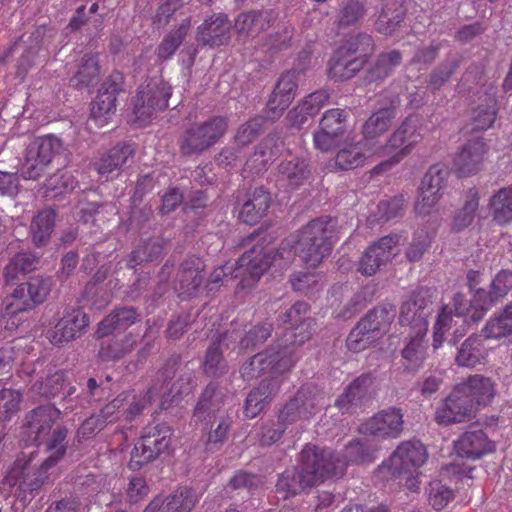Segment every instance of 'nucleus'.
<instances>
[{"mask_svg":"<svg viewBox=\"0 0 512 512\" xmlns=\"http://www.w3.org/2000/svg\"><path fill=\"white\" fill-rule=\"evenodd\" d=\"M333 225L332 219L322 217L308 223L298 235L291 236L282 242L280 249L272 254V250L256 244L245 252L237 261L236 266L226 263L216 268L210 275L209 283L217 284L232 273V278L240 279L241 289L253 287L263 273L271 266L282 269L298 255L309 268L317 267L329 256L332 250Z\"/></svg>","mask_w":512,"mask_h":512,"instance_id":"obj_1","label":"nucleus"},{"mask_svg":"<svg viewBox=\"0 0 512 512\" xmlns=\"http://www.w3.org/2000/svg\"><path fill=\"white\" fill-rule=\"evenodd\" d=\"M60 416L61 411L50 404L39 406L28 415L29 439L34 443L46 442L49 456L38 465L35 450L19 453L6 468L0 482V493L4 498L13 496L27 505L34 498V492L38 491L54 474L53 468L62 459L66 450L63 442L67 430L57 427L52 431L53 425Z\"/></svg>","mask_w":512,"mask_h":512,"instance_id":"obj_2","label":"nucleus"},{"mask_svg":"<svg viewBox=\"0 0 512 512\" xmlns=\"http://www.w3.org/2000/svg\"><path fill=\"white\" fill-rule=\"evenodd\" d=\"M308 309L305 302H297L283 314L282 322L287 327L277 344V350L259 353L243 364V379L252 380L267 375L264 379L273 383L281 380V376L291 370L299 359L297 347L308 341L312 335L313 320L307 317Z\"/></svg>","mask_w":512,"mask_h":512,"instance_id":"obj_3","label":"nucleus"},{"mask_svg":"<svg viewBox=\"0 0 512 512\" xmlns=\"http://www.w3.org/2000/svg\"><path fill=\"white\" fill-rule=\"evenodd\" d=\"M371 460L372 457L365 453L360 442L350 443L343 458H334L330 450L306 445L300 453L299 470L287 469L279 476L276 496L278 499L286 500L330 477L342 475L349 463H364Z\"/></svg>","mask_w":512,"mask_h":512,"instance_id":"obj_4","label":"nucleus"},{"mask_svg":"<svg viewBox=\"0 0 512 512\" xmlns=\"http://www.w3.org/2000/svg\"><path fill=\"white\" fill-rule=\"evenodd\" d=\"M395 117L396 108L392 102L390 107L382 108L371 115L364 125L363 141L365 145L376 149L377 155H391L387 161L381 162L374 168L375 172L386 171L399 163L410 154L414 145L421 139L418 121L415 117L410 116L394 131L386 144L382 145L378 138L390 128Z\"/></svg>","mask_w":512,"mask_h":512,"instance_id":"obj_5","label":"nucleus"},{"mask_svg":"<svg viewBox=\"0 0 512 512\" xmlns=\"http://www.w3.org/2000/svg\"><path fill=\"white\" fill-rule=\"evenodd\" d=\"M168 373L164 371L157 378L144 396H137L132 393H123L107 404L98 417L105 423H112L121 417L130 420L140 414L147 405L156 397L160 398L161 409H167L172 403L177 402L182 396H187L192 391L190 380L187 379L185 384H181L184 379L174 383L168 389Z\"/></svg>","mask_w":512,"mask_h":512,"instance_id":"obj_6","label":"nucleus"},{"mask_svg":"<svg viewBox=\"0 0 512 512\" xmlns=\"http://www.w3.org/2000/svg\"><path fill=\"white\" fill-rule=\"evenodd\" d=\"M511 288L512 272L503 270L495 276L491 290H477L471 302L468 303L463 295L456 294L453 298L455 316L463 317L465 323L477 322L494 303L506 296Z\"/></svg>","mask_w":512,"mask_h":512,"instance_id":"obj_7","label":"nucleus"},{"mask_svg":"<svg viewBox=\"0 0 512 512\" xmlns=\"http://www.w3.org/2000/svg\"><path fill=\"white\" fill-rule=\"evenodd\" d=\"M428 454L420 441L402 442L390 456L389 460L380 467L379 472L388 471L392 476L407 475V488L417 492L419 469L426 463Z\"/></svg>","mask_w":512,"mask_h":512,"instance_id":"obj_8","label":"nucleus"},{"mask_svg":"<svg viewBox=\"0 0 512 512\" xmlns=\"http://www.w3.org/2000/svg\"><path fill=\"white\" fill-rule=\"evenodd\" d=\"M373 49L369 35H358L338 48L329 62V77L335 81L352 78L366 62V56Z\"/></svg>","mask_w":512,"mask_h":512,"instance_id":"obj_9","label":"nucleus"},{"mask_svg":"<svg viewBox=\"0 0 512 512\" xmlns=\"http://www.w3.org/2000/svg\"><path fill=\"white\" fill-rule=\"evenodd\" d=\"M172 431L165 424L150 425L145 428L141 438L131 453L129 467L140 469L143 465L155 460L168 450Z\"/></svg>","mask_w":512,"mask_h":512,"instance_id":"obj_10","label":"nucleus"},{"mask_svg":"<svg viewBox=\"0 0 512 512\" xmlns=\"http://www.w3.org/2000/svg\"><path fill=\"white\" fill-rule=\"evenodd\" d=\"M171 95V86L163 81H151L146 86H141L135 97L132 121L137 126L146 125L156 110H163L168 106Z\"/></svg>","mask_w":512,"mask_h":512,"instance_id":"obj_11","label":"nucleus"},{"mask_svg":"<svg viewBox=\"0 0 512 512\" xmlns=\"http://www.w3.org/2000/svg\"><path fill=\"white\" fill-rule=\"evenodd\" d=\"M448 175L449 170L444 164H435L428 169L421 181L415 202V212L418 216L425 217L435 211L443 196Z\"/></svg>","mask_w":512,"mask_h":512,"instance_id":"obj_12","label":"nucleus"},{"mask_svg":"<svg viewBox=\"0 0 512 512\" xmlns=\"http://www.w3.org/2000/svg\"><path fill=\"white\" fill-rule=\"evenodd\" d=\"M61 148L60 139L52 135L44 136L31 143L26 150L25 162L22 166L23 178H39Z\"/></svg>","mask_w":512,"mask_h":512,"instance_id":"obj_13","label":"nucleus"},{"mask_svg":"<svg viewBox=\"0 0 512 512\" xmlns=\"http://www.w3.org/2000/svg\"><path fill=\"white\" fill-rule=\"evenodd\" d=\"M227 129V122L222 117H215L203 124L188 129L181 143L184 154L201 153L214 145Z\"/></svg>","mask_w":512,"mask_h":512,"instance_id":"obj_14","label":"nucleus"},{"mask_svg":"<svg viewBox=\"0 0 512 512\" xmlns=\"http://www.w3.org/2000/svg\"><path fill=\"white\" fill-rule=\"evenodd\" d=\"M472 406L457 385L437 406L435 421L440 425L462 423L472 420L476 416Z\"/></svg>","mask_w":512,"mask_h":512,"instance_id":"obj_15","label":"nucleus"},{"mask_svg":"<svg viewBox=\"0 0 512 512\" xmlns=\"http://www.w3.org/2000/svg\"><path fill=\"white\" fill-rule=\"evenodd\" d=\"M400 236L388 235L371 245L359 261L358 271L366 276L374 275L381 265L390 261L399 252Z\"/></svg>","mask_w":512,"mask_h":512,"instance_id":"obj_16","label":"nucleus"},{"mask_svg":"<svg viewBox=\"0 0 512 512\" xmlns=\"http://www.w3.org/2000/svg\"><path fill=\"white\" fill-rule=\"evenodd\" d=\"M403 413L400 409L390 407L373 415L361 425L360 431L377 438H397L403 431Z\"/></svg>","mask_w":512,"mask_h":512,"instance_id":"obj_17","label":"nucleus"},{"mask_svg":"<svg viewBox=\"0 0 512 512\" xmlns=\"http://www.w3.org/2000/svg\"><path fill=\"white\" fill-rule=\"evenodd\" d=\"M464 398L477 413L492 403L496 396V382L481 374H474L457 384Z\"/></svg>","mask_w":512,"mask_h":512,"instance_id":"obj_18","label":"nucleus"},{"mask_svg":"<svg viewBox=\"0 0 512 512\" xmlns=\"http://www.w3.org/2000/svg\"><path fill=\"white\" fill-rule=\"evenodd\" d=\"M297 87L296 71H287L279 77L266 106L267 116L271 120L279 118L289 107L296 96Z\"/></svg>","mask_w":512,"mask_h":512,"instance_id":"obj_19","label":"nucleus"},{"mask_svg":"<svg viewBox=\"0 0 512 512\" xmlns=\"http://www.w3.org/2000/svg\"><path fill=\"white\" fill-rule=\"evenodd\" d=\"M88 323L89 319L81 309H73L66 312L54 327L46 332V336L53 345L61 346L79 336Z\"/></svg>","mask_w":512,"mask_h":512,"instance_id":"obj_20","label":"nucleus"},{"mask_svg":"<svg viewBox=\"0 0 512 512\" xmlns=\"http://www.w3.org/2000/svg\"><path fill=\"white\" fill-rule=\"evenodd\" d=\"M322 400V397L312 395L306 388H302L281 410L279 422L284 425L299 419H308L316 412L318 406L324 405Z\"/></svg>","mask_w":512,"mask_h":512,"instance_id":"obj_21","label":"nucleus"},{"mask_svg":"<svg viewBox=\"0 0 512 512\" xmlns=\"http://www.w3.org/2000/svg\"><path fill=\"white\" fill-rule=\"evenodd\" d=\"M430 298V291L427 289H420L414 292L409 300L405 301L401 306L399 317L401 326L409 327L410 331H416V325L422 320L427 329V318L431 313L429 309Z\"/></svg>","mask_w":512,"mask_h":512,"instance_id":"obj_22","label":"nucleus"},{"mask_svg":"<svg viewBox=\"0 0 512 512\" xmlns=\"http://www.w3.org/2000/svg\"><path fill=\"white\" fill-rule=\"evenodd\" d=\"M231 23L223 13L213 14L206 18L197 28L196 40L210 47H218L228 42Z\"/></svg>","mask_w":512,"mask_h":512,"instance_id":"obj_23","label":"nucleus"},{"mask_svg":"<svg viewBox=\"0 0 512 512\" xmlns=\"http://www.w3.org/2000/svg\"><path fill=\"white\" fill-rule=\"evenodd\" d=\"M487 151V146L482 139L469 141L454 157L455 172L463 177L477 173L481 169Z\"/></svg>","mask_w":512,"mask_h":512,"instance_id":"obj_24","label":"nucleus"},{"mask_svg":"<svg viewBox=\"0 0 512 512\" xmlns=\"http://www.w3.org/2000/svg\"><path fill=\"white\" fill-rule=\"evenodd\" d=\"M458 456L479 459L495 451V444L482 430H471L463 433L454 443Z\"/></svg>","mask_w":512,"mask_h":512,"instance_id":"obj_25","label":"nucleus"},{"mask_svg":"<svg viewBox=\"0 0 512 512\" xmlns=\"http://www.w3.org/2000/svg\"><path fill=\"white\" fill-rule=\"evenodd\" d=\"M426 333V326L422 320L416 325V331L409 332L408 341L402 350L406 369L415 371L423 366L427 356V346L424 342Z\"/></svg>","mask_w":512,"mask_h":512,"instance_id":"obj_26","label":"nucleus"},{"mask_svg":"<svg viewBox=\"0 0 512 512\" xmlns=\"http://www.w3.org/2000/svg\"><path fill=\"white\" fill-rule=\"evenodd\" d=\"M51 288L50 278L34 277L28 283L16 287L10 297L30 310L46 300Z\"/></svg>","mask_w":512,"mask_h":512,"instance_id":"obj_27","label":"nucleus"},{"mask_svg":"<svg viewBox=\"0 0 512 512\" xmlns=\"http://www.w3.org/2000/svg\"><path fill=\"white\" fill-rule=\"evenodd\" d=\"M197 498L188 488H180L173 495L156 496L143 512H190Z\"/></svg>","mask_w":512,"mask_h":512,"instance_id":"obj_28","label":"nucleus"},{"mask_svg":"<svg viewBox=\"0 0 512 512\" xmlns=\"http://www.w3.org/2000/svg\"><path fill=\"white\" fill-rule=\"evenodd\" d=\"M118 86L110 85L109 88L102 87L92 102L90 120L98 127L109 123L116 111Z\"/></svg>","mask_w":512,"mask_h":512,"instance_id":"obj_29","label":"nucleus"},{"mask_svg":"<svg viewBox=\"0 0 512 512\" xmlns=\"http://www.w3.org/2000/svg\"><path fill=\"white\" fill-rule=\"evenodd\" d=\"M375 378L371 374H363L355 379L336 399L335 406L340 410L349 411L362 403L371 394Z\"/></svg>","mask_w":512,"mask_h":512,"instance_id":"obj_30","label":"nucleus"},{"mask_svg":"<svg viewBox=\"0 0 512 512\" xmlns=\"http://www.w3.org/2000/svg\"><path fill=\"white\" fill-rule=\"evenodd\" d=\"M329 95L326 91H316L308 95L301 103L288 113L293 126L302 127L308 119L316 115L327 103Z\"/></svg>","mask_w":512,"mask_h":512,"instance_id":"obj_31","label":"nucleus"},{"mask_svg":"<svg viewBox=\"0 0 512 512\" xmlns=\"http://www.w3.org/2000/svg\"><path fill=\"white\" fill-rule=\"evenodd\" d=\"M377 155V150L365 145V142L345 144L336 155V166L343 170L354 169L362 165L369 157Z\"/></svg>","mask_w":512,"mask_h":512,"instance_id":"obj_32","label":"nucleus"},{"mask_svg":"<svg viewBox=\"0 0 512 512\" xmlns=\"http://www.w3.org/2000/svg\"><path fill=\"white\" fill-rule=\"evenodd\" d=\"M281 380L270 383L267 379H263L260 385L251 391L247 397L244 413L247 418H255L278 392Z\"/></svg>","mask_w":512,"mask_h":512,"instance_id":"obj_33","label":"nucleus"},{"mask_svg":"<svg viewBox=\"0 0 512 512\" xmlns=\"http://www.w3.org/2000/svg\"><path fill=\"white\" fill-rule=\"evenodd\" d=\"M270 195L263 188H256L243 204L239 218L250 225L256 224L265 215L270 206Z\"/></svg>","mask_w":512,"mask_h":512,"instance_id":"obj_34","label":"nucleus"},{"mask_svg":"<svg viewBox=\"0 0 512 512\" xmlns=\"http://www.w3.org/2000/svg\"><path fill=\"white\" fill-rule=\"evenodd\" d=\"M488 348L481 336H471L461 345L456 356V363L462 367H475L486 359Z\"/></svg>","mask_w":512,"mask_h":512,"instance_id":"obj_35","label":"nucleus"},{"mask_svg":"<svg viewBox=\"0 0 512 512\" xmlns=\"http://www.w3.org/2000/svg\"><path fill=\"white\" fill-rule=\"evenodd\" d=\"M479 200L480 196L477 188H471L466 192L463 205L454 216L453 230L461 231L473 223L479 208Z\"/></svg>","mask_w":512,"mask_h":512,"instance_id":"obj_36","label":"nucleus"},{"mask_svg":"<svg viewBox=\"0 0 512 512\" xmlns=\"http://www.w3.org/2000/svg\"><path fill=\"white\" fill-rule=\"evenodd\" d=\"M488 206L498 224L512 221V187H504L495 192L490 197Z\"/></svg>","mask_w":512,"mask_h":512,"instance_id":"obj_37","label":"nucleus"},{"mask_svg":"<svg viewBox=\"0 0 512 512\" xmlns=\"http://www.w3.org/2000/svg\"><path fill=\"white\" fill-rule=\"evenodd\" d=\"M222 397L216 393V387L211 383L203 391L201 398L194 411V419L196 422H211L212 418H216L219 412V404Z\"/></svg>","mask_w":512,"mask_h":512,"instance_id":"obj_38","label":"nucleus"},{"mask_svg":"<svg viewBox=\"0 0 512 512\" xmlns=\"http://www.w3.org/2000/svg\"><path fill=\"white\" fill-rule=\"evenodd\" d=\"M404 9L396 0H386L375 22L376 30L385 35H390L396 26L402 21Z\"/></svg>","mask_w":512,"mask_h":512,"instance_id":"obj_39","label":"nucleus"},{"mask_svg":"<svg viewBox=\"0 0 512 512\" xmlns=\"http://www.w3.org/2000/svg\"><path fill=\"white\" fill-rule=\"evenodd\" d=\"M132 154L133 149L130 145H117L99 160L96 169L100 175L108 177L120 169Z\"/></svg>","mask_w":512,"mask_h":512,"instance_id":"obj_40","label":"nucleus"},{"mask_svg":"<svg viewBox=\"0 0 512 512\" xmlns=\"http://www.w3.org/2000/svg\"><path fill=\"white\" fill-rule=\"evenodd\" d=\"M395 318V309L392 306H380L370 311L360 321H367L366 329L378 338L385 333Z\"/></svg>","mask_w":512,"mask_h":512,"instance_id":"obj_41","label":"nucleus"},{"mask_svg":"<svg viewBox=\"0 0 512 512\" xmlns=\"http://www.w3.org/2000/svg\"><path fill=\"white\" fill-rule=\"evenodd\" d=\"M189 262H185L181 268L180 278V295H192L203 281L202 263L198 258H193Z\"/></svg>","mask_w":512,"mask_h":512,"instance_id":"obj_42","label":"nucleus"},{"mask_svg":"<svg viewBox=\"0 0 512 512\" xmlns=\"http://www.w3.org/2000/svg\"><path fill=\"white\" fill-rule=\"evenodd\" d=\"M56 214L51 209L40 211L32 220L31 234L36 246L44 245L54 229Z\"/></svg>","mask_w":512,"mask_h":512,"instance_id":"obj_43","label":"nucleus"},{"mask_svg":"<svg viewBox=\"0 0 512 512\" xmlns=\"http://www.w3.org/2000/svg\"><path fill=\"white\" fill-rule=\"evenodd\" d=\"M137 319L136 311L133 308H121L107 316L98 326V337H105L115 329L126 328Z\"/></svg>","mask_w":512,"mask_h":512,"instance_id":"obj_44","label":"nucleus"},{"mask_svg":"<svg viewBox=\"0 0 512 512\" xmlns=\"http://www.w3.org/2000/svg\"><path fill=\"white\" fill-rule=\"evenodd\" d=\"M191 26V20L189 17H184L179 26L170 31L169 34L163 39L161 44L158 47V57L162 60L170 58L180 44L183 42L187 32L189 31Z\"/></svg>","mask_w":512,"mask_h":512,"instance_id":"obj_45","label":"nucleus"},{"mask_svg":"<svg viewBox=\"0 0 512 512\" xmlns=\"http://www.w3.org/2000/svg\"><path fill=\"white\" fill-rule=\"evenodd\" d=\"M100 67L95 55H85L75 74L71 77L70 83L75 87H85L97 81Z\"/></svg>","mask_w":512,"mask_h":512,"instance_id":"obj_46","label":"nucleus"},{"mask_svg":"<svg viewBox=\"0 0 512 512\" xmlns=\"http://www.w3.org/2000/svg\"><path fill=\"white\" fill-rule=\"evenodd\" d=\"M269 24L268 14L264 12H247L240 14L235 27L239 34L255 37Z\"/></svg>","mask_w":512,"mask_h":512,"instance_id":"obj_47","label":"nucleus"},{"mask_svg":"<svg viewBox=\"0 0 512 512\" xmlns=\"http://www.w3.org/2000/svg\"><path fill=\"white\" fill-rule=\"evenodd\" d=\"M38 257L29 252H19L5 268V277L8 281L15 280L19 274L33 271L38 264Z\"/></svg>","mask_w":512,"mask_h":512,"instance_id":"obj_48","label":"nucleus"},{"mask_svg":"<svg viewBox=\"0 0 512 512\" xmlns=\"http://www.w3.org/2000/svg\"><path fill=\"white\" fill-rule=\"evenodd\" d=\"M226 338L227 335L221 338L218 343H214L207 349L203 361V370L208 376L216 377L223 374L226 370V362L220 350V346L225 343Z\"/></svg>","mask_w":512,"mask_h":512,"instance_id":"obj_49","label":"nucleus"},{"mask_svg":"<svg viewBox=\"0 0 512 512\" xmlns=\"http://www.w3.org/2000/svg\"><path fill=\"white\" fill-rule=\"evenodd\" d=\"M28 309L11 297L5 299V308L2 313L4 329L9 332L17 330L25 321V313Z\"/></svg>","mask_w":512,"mask_h":512,"instance_id":"obj_50","label":"nucleus"},{"mask_svg":"<svg viewBox=\"0 0 512 512\" xmlns=\"http://www.w3.org/2000/svg\"><path fill=\"white\" fill-rule=\"evenodd\" d=\"M401 60L402 56L396 50L381 54L369 72V80L377 81L384 79L400 64Z\"/></svg>","mask_w":512,"mask_h":512,"instance_id":"obj_51","label":"nucleus"},{"mask_svg":"<svg viewBox=\"0 0 512 512\" xmlns=\"http://www.w3.org/2000/svg\"><path fill=\"white\" fill-rule=\"evenodd\" d=\"M496 99L493 95H489L485 99V103L479 105L473 112V125L476 130H486L492 126L496 119Z\"/></svg>","mask_w":512,"mask_h":512,"instance_id":"obj_52","label":"nucleus"},{"mask_svg":"<svg viewBox=\"0 0 512 512\" xmlns=\"http://www.w3.org/2000/svg\"><path fill=\"white\" fill-rule=\"evenodd\" d=\"M281 179H286L289 186L297 187L307 178L308 170L305 160L293 159L279 166Z\"/></svg>","mask_w":512,"mask_h":512,"instance_id":"obj_53","label":"nucleus"},{"mask_svg":"<svg viewBox=\"0 0 512 512\" xmlns=\"http://www.w3.org/2000/svg\"><path fill=\"white\" fill-rule=\"evenodd\" d=\"M65 381V374L62 371H56L44 380L36 382L32 390L42 397H54L63 390Z\"/></svg>","mask_w":512,"mask_h":512,"instance_id":"obj_54","label":"nucleus"},{"mask_svg":"<svg viewBox=\"0 0 512 512\" xmlns=\"http://www.w3.org/2000/svg\"><path fill=\"white\" fill-rule=\"evenodd\" d=\"M367 321H359L357 326L348 335L346 345L352 352H360L375 341L374 335L366 329Z\"/></svg>","mask_w":512,"mask_h":512,"instance_id":"obj_55","label":"nucleus"},{"mask_svg":"<svg viewBox=\"0 0 512 512\" xmlns=\"http://www.w3.org/2000/svg\"><path fill=\"white\" fill-rule=\"evenodd\" d=\"M483 336L486 339H499L512 333V319L506 317L502 312L500 315L491 318L483 329Z\"/></svg>","mask_w":512,"mask_h":512,"instance_id":"obj_56","label":"nucleus"},{"mask_svg":"<svg viewBox=\"0 0 512 512\" xmlns=\"http://www.w3.org/2000/svg\"><path fill=\"white\" fill-rule=\"evenodd\" d=\"M77 186L74 176L68 171H59L49 177L45 187L47 192H52L53 196H57L72 191Z\"/></svg>","mask_w":512,"mask_h":512,"instance_id":"obj_57","label":"nucleus"},{"mask_svg":"<svg viewBox=\"0 0 512 512\" xmlns=\"http://www.w3.org/2000/svg\"><path fill=\"white\" fill-rule=\"evenodd\" d=\"M454 498V492L440 481L429 485L428 501L435 510L443 509Z\"/></svg>","mask_w":512,"mask_h":512,"instance_id":"obj_58","label":"nucleus"},{"mask_svg":"<svg viewBox=\"0 0 512 512\" xmlns=\"http://www.w3.org/2000/svg\"><path fill=\"white\" fill-rule=\"evenodd\" d=\"M434 235V229L431 231L417 230L414 234L413 242L406 252L407 258L410 261L419 260L430 245Z\"/></svg>","mask_w":512,"mask_h":512,"instance_id":"obj_59","label":"nucleus"},{"mask_svg":"<svg viewBox=\"0 0 512 512\" xmlns=\"http://www.w3.org/2000/svg\"><path fill=\"white\" fill-rule=\"evenodd\" d=\"M21 402V394L12 389L0 391V421H4L16 413Z\"/></svg>","mask_w":512,"mask_h":512,"instance_id":"obj_60","label":"nucleus"},{"mask_svg":"<svg viewBox=\"0 0 512 512\" xmlns=\"http://www.w3.org/2000/svg\"><path fill=\"white\" fill-rule=\"evenodd\" d=\"M346 114L340 109L328 110L322 117L320 126L322 129H328L337 135H343L345 131Z\"/></svg>","mask_w":512,"mask_h":512,"instance_id":"obj_61","label":"nucleus"},{"mask_svg":"<svg viewBox=\"0 0 512 512\" xmlns=\"http://www.w3.org/2000/svg\"><path fill=\"white\" fill-rule=\"evenodd\" d=\"M452 314L444 307L439 313L433 330V347L438 349L444 342L445 333L451 328Z\"/></svg>","mask_w":512,"mask_h":512,"instance_id":"obj_62","label":"nucleus"},{"mask_svg":"<svg viewBox=\"0 0 512 512\" xmlns=\"http://www.w3.org/2000/svg\"><path fill=\"white\" fill-rule=\"evenodd\" d=\"M403 196H396L390 200L380 201L378 204V216L380 220H391L402 214L404 209Z\"/></svg>","mask_w":512,"mask_h":512,"instance_id":"obj_63","label":"nucleus"},{"mask_svg":"<svg viewBox=\"0 0 512 512\" xmlns=\"http://www.w3.org/2000/svg\"><path fill=\"white\" fill-rule=\"evenodd\" d=\"M364 15V7L358 0H348L339 14V25L348 26L356 23Z\"/></svg>","mask_w":512,"mask_h":512,"instance_id":"obj_64","label":"nucleus"}]
</instances>
